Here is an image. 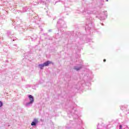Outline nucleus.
I'll use <instances>...</instances> for the list:
<instances>
[{"label": "nucleus", "mask_w": 129, "mask_h": 129, "mask_svg": "<svg viewBox=\"0 0 129 129\" xmlns=\"http://www.w3.org/2000/svg\"><path fill=\"white\" fill-rule=\"evenodd\" d=\"M29 98L30 99V102L28 103L27 104V105H29V104H31L34 102V97H33V96L32 95H29Z\"/></svg>", "instance_id": "f257e3e1"}, {"label": "nucleus", "mask_w": 129, "mask_h": 129, "mask_svg": "<svg viewBox=\"0 0 129 129\" xmlns=\"http://www.w3.org/2000/svg\"><path fill=\"white\" fill-rule=\"evenodd\" d=\"M51 63H52V62L48 60L46 62H44L43 64L44 65V66L46 67V66H48L49 64H51Z\"/></svg>", "instance_id": "f03ea898"}, {"label": "nucleus", "mask_w": 129, "mask_h": 129, "mask_svg": "<svg viewBox=\"0 0 129 129\" xmlns=\"http://www.w3.org/2000/svg\"><path fill=\"white\" fill-rule=\"evenodd\" d=\"M37 122H38V120H37L36 119H35L34 121L31 123V125H36Z\"/></svg>", "instance_id": "7ed1b4c3"}, {"label": "nucleus", "mask_w": 129, "mask_h": 129, "mask_svg": "<svg viewBox=\"0 0 129 129\" xmlns=\"http://www.w3.org/2000/svg\"><path fill=\"white\" fill-rule=\"evenodd\" d=\"M39 67H40V69H43V68H44V67H45V66H44V63H43L41 64H39Z\"/></svg>", "instance_id": "20e7f679"}, {"label": "nucleus", "mask_w": 129, "mask_h": 129, "mask_svg": "<svg viewBox=\"0 0 129 129\" xmlns=\"http://www.w3.org/2000/svg\"><path fill=\"white\" fill-rule=\"evenodd\" d=\"M82 68V67H81L80 68H77V67H75L74 68V69H75V70H77V71H78L80 70V69H81Z\"/></svg>", "instance_id": "39448f33"}, {"label": "nucleus", "mask_w": 129, "mask_h": 129, "mask_svg": "<svg viewBox=\"0 0 129 129\" xmlns=\"http://www.w3.org/2000/svg\"><path fill=\"white\" fill-rule=\"evenodd\" d=\"M3 105V102L0 101V107H2Z\"/></svg>", "instance_id": "423d86ee"}, {"label": "nucleus", "mask_w": 129, "mask_h": 129, "mask_svg": "<svg viewBox=\"0 0 129 129\" xmlns=\"http://www.w3.org/2000/svg\"><path fill=\"white\" fill-rule=\"evenodd\" d=\"M121 127H122V126L121 125H119V129H121Z\"/></svg>", "instance_id": "0eeeda50"}, {"label": "nucleus", "mask_w": 129, "mask_h": 129, "mask_svg": "<svg viewBox=\"0 0 129 129\" xmlns=\"http://www.w3.org/2000/svg\"><path fill=\"white\" fill-rule=\"evenodd\" d=\"M103 61H104V62H106V59H104L103 60Z\"/></svg>", "instance_id": "6e6552de"}]
</instances>
